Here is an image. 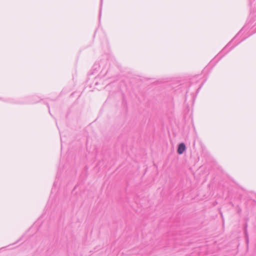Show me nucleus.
<instances>
[{
  "instance_id": "obj_2",
  "label": "nucleus",
  "mask_w": 256,
  "mask_h": 256,
  "mask_svg": "<svg viewBox=\"0 0 256 256\" xmlns=\"http://www.w3.org/2000/svg\"><path fill=\"white\" fill-rule=\"evenodd\" d=\"M247 226H248V224L246 223L245 226H244V230L246 237H248V235L247 230H246Z\"/></svg>"
},
{
  "instance_id": "obj_1",
  "label": "nucleus",
  "mask_w": 256,
  "mask_h": 256,
  "mask_svg": "<svg viewBox=\"0 0 256 256\" xmlns=\"http://www.w3.org/2000/svg\"><path fill=\"white\" fill-rule=\"evenodd\" d=\"M186 150V144L184 142H181L178 145L177 152L178 154H182Z\"/></svg>"
}]
</instances>
